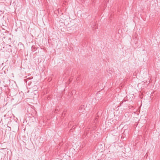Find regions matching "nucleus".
<instances>
[{
    "label": "nucleus",
    "mask_w": 160,
    "mask_h": 160,
    "mask_svg": "<svg viewBox=\"0 0 160 160\" xmlns=\"http://www.w3.org/2000/svg\"><path fill=\"white\" fill-rule=\"evenodd\" d=\"M75 128V127H74V126H73L72 127V129H71L70 130V132H72V129H74Z\"/></svg>",
    "instance_id": "obj_1"
}]
</instances>
